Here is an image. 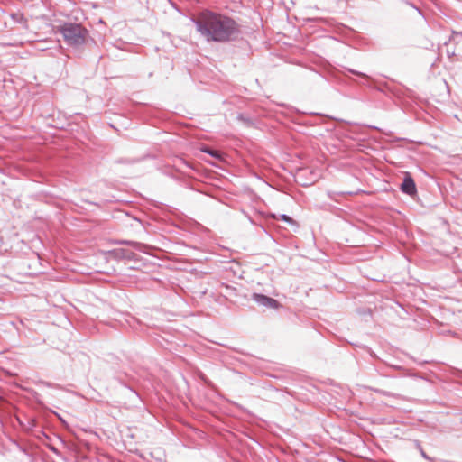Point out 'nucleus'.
Listing matches in <instances>:
<instances>
[{
	"mask_svg": "<svg viewBox=\"0 0 462 462\" xmlns=\"http://www.w3.org/2000/svg\"><path fill=\"white\" fill-rule=\"evenodd\" d=\"M198 32L208 41H227L236 32V23L228 17L206 12L196 22Z\"/></svg>",
	"mask_w": 462,
	"mask_h": 462,
	"instance_id": "obj_1",
	"label": "nucleus"
},
{
	"mask_svg": "<svg viewBox=\"0 0 462 462\" xmlns=\"http://www.w3.org/2000/svg\"><path fill=\"white\" fill-rule=\"evenodd\" d=\"M64 41L72 47H79L86 42L88 31L79 23H64L57 27Z\"/></svg>",
	"mask_w": 462,
	"mask_h": 462,
	"instance_id": "obj_2",
	"label": "nucleus"
},
{
	"mask_svg": "<svg viewBox=\"0 0 462 462\" xmlns=\"http://www.w3.org/2000/svg\"><path fill=\"white\" fill-rule=\"evenodd\" d=\"M253 300L261 306L270 308V309H277L279 303L273 298L267 297L263 294L254 293L253 294Z\"/></svg>",
	"mask_w": 462,
	"mask_h": 462,
	"instance_id": "obj_3",
	"label": "nucleus"
},
{
	"mask_svg": "<svg viewBox=\"0 0 462 462\" xmlns=\"http://www.w3.org/2000/svg\"><path fill=\"white\" fill-rule=\"evenodd\" d=\"M401 189L404 193L409 195H413L416 193V186L411 177H406L403 180Z\"/></svg>",
	"mask_w": 462,
	"mask_h": 462,
	"instance_id": "obj_4",
	"label": "nucleus"
},
{
	"mask_svg": "<svg viewBox=\"0 0 462 462\" xmlns=\"http://www.w3.org/2000/svg\"><path fill=\"white\" fill-rule=\"evenodd\" d=\"M281 218L285 222L292 223V219L290 217H288L287 215H284V214L281 215Z\"/></svg>",
	"mask_w": 462,
	"mask_h": 462,
	"instance_id": "obj_5",
	"label": "nucleus"
},
{
	"mask_svg": "<svg viewBox=\"0 0 462 462\" xmlns=\"http://www.w3.org/2000/svg\"><path fill=\"white\" fill-rule=\"evenodd\" d=\"M202 151H203L204 152H208V153H209V154H211V155H213V156H217L216 152H210V151H208V149H203Z\"/></svg>",
	"mask_w": 462,
	"mask_h": 462,
	"instance_id": "obj_6",
	"label": "nucleus"
}]
</instances>
